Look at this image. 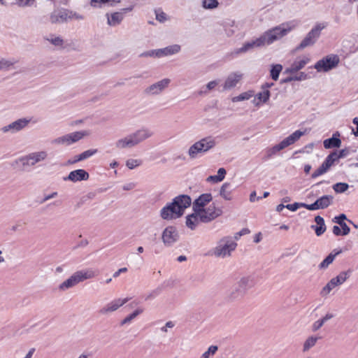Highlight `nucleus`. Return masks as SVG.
Masks as SVG:
<instances>
[{"instance_id": "nucleus-1", "label": "nucleus", "mask_w": 358, "mask_h": 358, "mask_svg": "<svg viewBox=\"0 0 358 358\" xmlns=\"http://www.w3.org/2000/svg\"><path fill=\"white\" fill-rule=\"evenodd\" d=\"M290 31L289 28H285L282 26L275 27L264 32L260 37L255 40L245 43L241 48L236 49L232 54L236 55L246 52L254 48H259L265 45H270L274 41L279 40L287 35Z\"/></svg>"}, {"instance_id": "nucleus-2", "label": "nucleus", "mask_w": 358, "mask_h": 358, "mask_svg": "<svg viewBox=\"0 0 358 358\" xmlns=\"http://www.w3.org/2000/svg\"><path fill=\"white\" fill-rule=\"evenodd\" d=\"M192 203L191 197L187 194L176 196L172 202L168 203L160 210V216L163 220H171L179 218L184 214L185 210Z\"/></svg>"}, {"instance_id": "nucleus-3", "label": "nucleus", "mask_w": 358, "mask_h": 358, "mask_svg": "<svg viewBox=\"0 0 358 358\" xmlns=\"http://www.w3.org/2000/svg\"><path fill=\"white\" fill-rule=\"evenodd\" d=\"M95 272L92 269L80 270L73 273L68 279L59 285L60 291H66L85 280L94 278Z\"/></svg>"}, {"instance_id": "nucleus-4", "label": "nucleus", "mask_w": 358, "mask_h": 358, "mask_svg": "<svg viewBox=\"0 0 358 358\" xmlns=\"http://www.w3.org/2000/svg\"><path fill=\"white\" fill-rule=\"evenodd\" d=\"M237 243L231 236H224L221 238L215 248L213 250V255L217 257L224 258L229 257L231 252L235 250Z\"/></svg>"}, {"instance_id": "nucleus-5", "label": "nucleus", "mask_w": 358, "mask_h": 358, "mask_svg": "<svg viewBox=\"0 0 358 358\" xmlns=\"http://www.w3.org/2000/svg\"><path fill=\"white\" fill-rule=\"evenodd\" d=\"M328 23L326 22L317 23L296 47V50H299L313 45L320 36L321 31L325 29Z\"/></svg>"}, {"instance_id": "nucleus-6", "label": "nucleus", "mask_w": 358, "mask_h": 358, "mask_svg": "<svg viewBox=\"0 0 358 358\" xmlns=\"http://www.w3.org/2000/svg\"><path fill=\"white\" fill-rule=\"evenodd\" d=\"M340 62V58L337 55H329L317 61L314 68L318 72H327L336 68Z\"/></svg>"}, {"instance_id": "nucleus-7", "label": "nucleus", "mask_w": 358, "mask_h": 358, "mask_svg": "<svg viewBox=\"0 0 358 358\" xmlns=\"http://www.w3.org/2000/svg\"><path fill=\"white\" fill-rule=\"evenodd\" d=\"M87 135L85 131H78L65 134L57 137L52 141V144L70 145L81 140L84 136Z\"/></svg>"}, {"instance_id": "nucleus-8", "label": "nucleus", "mask_w": 358, "mask_h": 358, "mask_svg": "<svg viewBox=\"0 0 358 358\" xmlns=\"http://www.w3.org/2000/svg\"><path fill=\"white\" fill-rule=\"evenodd\" d=\"M48 154L45 151L31 152L27 155L20 157L15 161V163H21L23 169L27 166H34L36 164L46 159Z\"/></svg>"}, {"instance_id": "nucleus-9", "label": "nucleus", "mask_w": 358, "mask_h": 358, "mask_svg": "<svg viewBox=\"0 0 358 358\" xmlns=\"http://www.w3.org/2000/svg\"><path fill=\"white\" fill-rule=\"evenodd\" d=\"M199 213L200 215V222L208 223L221 215L222 211L221 209L217 208L215 203H213L208 208H203L200 209Z\"/></svg>"}, {"instance_id": "nucleus-10", "label": "nucleus", "mask_w": 358, "mask_h": 358, "mask_svg": "<svg viewBox=\"0 0 358 358\" xmlns=\"http://www.w3.org/2000/svg\"><path fill=\"white\" fill-rule=\"evenodd\" d=\"M30 122L27 118L18 119L8 125L2 127L0 131L3 134H15L24 129Z\"/></svg>"}, {"instance_id": "nucleus-11", "label": "nucleus", "mask_w": 358, "mask_h": 358, "mask_svg": "<svg viewBox=\"0 0 358 358\" xmlns=\"http://www.w3.org/2000/svg\"><path fill=\"white\" fill-rule=\"evenodd\" d=\"M72 11L66 8L54 10L50 15V21L52 24H62L71 20Z\"/></svg>"}, {"instance_id": "nucleus-12", "label": "nucleus", "mask_w": 358, "mask_h": 358, "mask_svg": "<svg viewBox=\"0 0 358 358\" xmlns=\"http://www.w3.org/2000/svg\"><path fill=\"white\" fill-rule=\"evenodd\" d=\"M153 134V131L147 127H141L134 132L129 134L135 146L150 138Z\"/></svg>"}, {"instance_id": "nucleus-13", "label": "nucleus", "mask_w": 358, "mask_h": 358, "mask_svg": "<svg viewBox=\"0 0 358 358\" xmlns=\"http://www.w3.org/2000/svg\"><path fill=\"white\" fill-rule=\"evenodd\" d=\"M178 233L176 227L173 226L167 227L162 232V241L167 247L172 246L178 240Z\"/></svg>"}, {"instance_id": "nucleus-14", "label": "nucleus", "mask_w": 358, "mask_h": 358, "mask_svg": "<svg viewBox=\"0 0 358 358\" xmlns=\"http://www.w3.org/2000/svg\"><path fill=\"white\" fill-rule=\"evenodd\" d=\"M333 201V196L324 195L318 198L314 203L311 204H307L306 209L309 210L325 209L332 204Z\"/></svg>"}, {"instance_id": "nucleus-15", "label": "nucleus", "mask_w": 358, "mask_h": 358, "mask_svg": "<svg viewBox=\"0 0 358 358\" xmlns=\"http://www.w3.org/2000/svg\"><path fill=\"white\" fill-rule=\"evenodd\" d=\"M129 300V298L116 299L110 303H108L99 310V313L102 315H107L117 310Z\"/></svg>"}, {"instance_id": "nucleus-16", "label": "nucleus", "mask_w": 358, "mask_h": 358, "mask_svg": "<svg viewBox=\"0 0 358 358\" xmlns=\"http://www.w3.org/2000/svg\"><path fill=\"white\" fill-rule=\"evenodd\" d=\"M171 83L169 78L162 79L148 87L144 90V93L148 95H157L162 92Z\"/></svg>"}, {"instance_id": "nucleus-17", "label": "nucleus", "mask_w": 358, "mask_h": 358, "mask_svg": "<svg viewBox=\"0 0 358 358\" xmlns=\"http://www.w3.org/2000/svg\"><path fill=\"white\" fill-rule=\"evenodd\" d=\"M89 173L84 169H77L69 173L68 176L64 178V180H70L76 182L89 179Z\"/></svg>"}, {"instance_id": "nucleus-18", "label": "nucleus", "mask_w": 358, "mask_h": 358, "mask_svg": "<svg viewBox=\"0 0 358 358\" xmlns=\"http://www.w3.org/2000/svg\"><path fill=\"white\" fill-rule=\"evenodd\" d=\"M334 162H336L334 159L332 157L331 155L329 154L321 166L312 173V178H316L317 177L325 173Z\"/></svg>"}, {"instance_id": "nucleus-19", "label": "nucleus", "mask_w": 358, "mask_h": 358, "mask_svg": "<svg viewBox=\"0 0 358 358\" xmlns=\"http://www.w3.org/2000/svg\"><path fill=\"white\" fill-rule=\"evenodd\" d=\"M257 282V277L255 274L243 276L239 280L238 285L245 293V292L253 287Z\"/></svg>"}, {"instance_id": "nucleus-20", "label": "nucleus", "mask_w": 358, "mask_h": 358, "mask_svg": "<svg viewBox=\"0 0 358 358\" xmlns=\"http://www.w3.org/2000/svg\"><path fill=\"white\" fill-rule=\"evenodd\" d=\"M213 199V196L210 193L201 194L192 203V209L197 210L205 208V206L210 203Z\"/></svg>"}, {"instance_id": "nucleus-21", "label": "nucleus", "mask_w": 358, "mask_h": 358, "mask_svg": "<svg viewBox=\"0 0 358 358\" xmlns=\"http://www.w3.org/2000/svg\"><path fill=\"white\" fill-rule=\"evenodd\" d=\"M243 75L240 73H232L228 76L223 85V91L231 90L234 87L242 78Z\"/></svg>"}, {"instance_id": "nucleus-22", "label": "nucleus", "mask_w": 358, "mask_h": 358, "mask_svg": "<svg viewBox=\"0 0 358 358\" xmlns=\"http://www.w3.org/2000/svg\"><path fill=\"white\" fill-rule=\"evenodd\" d=\"M340 133L336 131L333 134L332 137L325 139L323 142L324 148L331 149L334 148H340L341 145V141L339 138Z\"/></svg>"}, {"instance_id": "nucleus-23", "label": "nucleus", "mask_w": 358, "mask_h": 358, "mask_svg": "<svg viewBox=\"0 0 358 358\" xmlns=\"http://www.w3.org/2000/svg\"><path fill=\"white\" fill-rule=\"evenodd\" d=\"M196 142L198 144H199L201 150H202L203 153L207 152L208 150L213 148L216 145L215 139L212 136L203 138Z\"/></svg>"}, {"instance_id": "nucleus-24", "label": "nucleus", "mask_w": 358, "mask_h": 358, "mask_svg": "<svg viewBox=\"0 0 358 358\" xmlns=\"http://www.w3.org/2000/svg\"><path fill=\"white\" fill-rule=\"evenodd\" d=\"M180 45L174 44L164 48L157 49L158 58L176 54L180 51Z\"/></svg>"}, {"instance_id": "nucleus-25", "label": "nucleus", "mask_w": 358, "mask_h": 358, "mask_svg": "<svg viewBox=\"0 0 358 358\" xmlns=\"http://www.w3.org/2000/svg\"><path fill=\"white\" fill-rule=\"evenodd\" d=\"M305 131H302L300 130H296L289 136L285 138L281 141L282 145H283L284 148L294 144L302 136H303Z\"/></svg>"}, {"instance_id": "nucleus-26", "label": "nucleus", "mask_w": 358, "mask_h": 358, "mask_svg": "<svg viewBox=\"0 0 358 358\" xmlns=\"http://www.w3.org/2000/svg\"><path fill=\"white\" fill-rule=\"evenodd\" d=\"M194 213L186 217V225L192 230H194L200 222V215L197 210H193Z\"/></svg>"}, {"instance_id": "nucleus-27", "label": "nucleus", "mask_w": 358, "mask_h": 358, "mask_svg": "<svg viewBox=\"0 0 358 358\" xmlns=\"http://www.w3.org/2000/svg\"><path fill=\"white\" fill-rule=\"evenodd\" d=\"M115 148L120 150L132 148L135 145L130 135H127L122 138L118 139L115 143Z\"/></svg>"}, {"instance_id": "nucleus-28", "label": "nucleus", "mask_w": 358, "mask_h": 358, "mask_svg": "<svg viewBox=\"0 0 358 358\" xmlns=\"http://www.w3.org/2000/svg\"><path fill=\"white\" fill-rule=\"evenodd\" d=\"M315 222L317 224V225H312L311 228L315 230L316 235L317 236H320L322 235L327 229L324 223V220L322 217L317 215L315 217Z\"/></svg>"}, {"instance_id": "nucleus-29", "label": "nucleus", "mask_w": 358, "mask_h": 358, "mask_svg": "<svg viewBox=\"0 0 358 358\" xmlns=\"http://www.w3.org/2000/svg\"><path fill=\"white\" fill-rule=\"evenodd\" d=\"M124 18L123 12H115L112 13L110 15L107 14L108 24L110 26H117L120 24Z\"/></svg>"}, {"instance_id": "nucleus-30", "label": "nucleus", "mask_w": 358, "mask_h": 358, "mask_svg": "<svg viewBox=\"0 0 358 358\" xmlns=\"http://www.w3.org/2000/svg\"><path fill=\"white\" fill-rule=\"evenodd\" d=\"M309 62L308 58L303 59L299 61H294L289 69L286 70L289 73H295L302 69L305 65Z\"/></svg>"}, {"instance_id": "nucleus-31", "label": "nucleus", "mask_w": 358, "mask_h": 358, "mask_svg": "<svg viewBox=\"0 0 358 358\" xmlns=\"http://www.w3.org/2000/svg\"><path fill=\"white\" fill-rule=\"evenodd\" d=\"M231 184L229 182H224L220 190V195L225 200L230 201L231 199Z\"/></svg>"}, {"instance_id": "nucleus-32", "label": "nucleus", "mask_w": 358, "mask_h": 358, "mask_svg": "<svg viewBox=\"0 0 358 358\" xmlns=\"http://www.w3.org/2000/svg\"><path fill=\"white\" fill-rule=\"evenodd\" d=\"M244 294L245 292L237 285L227 294V299L229 301H234L241 297Z\"/></svg>"}, {"instance_id": "nucleus-33", "label": "nucleus", "mask_w": 358, "mask_h": 358, "mask_svg": "<svg viewBox=\"0 0 358 358\" xmlns=\"http://www.w3.org/2000/svg\"><path fill=\"white\" fill-rule=\"evenodd\" d=\"M203 153V152L201 150V147L197 142L192 145L188 150V155L191 159H195L197 157L198 155Z\"/></svg>"}, {"instance_id": "nucleus-34", "label": "nucleus", "mask_w": 358, "mask_h": 358, "mask_svg": "<svg viewBox=\"0 0 358 358\" xmlns=\"http://www.w3.org/2000/svg\"><path fill=\"white\" fill-rule=\"evenodd\" d=\"M341 252V250L337 252L336 254L330 253L319 265L320 269H324L333 262L336 256Z\"/></svg>"}, {"instance_id": "nucleus-35", "label": "nucleus", "mask_w": 358, "mask_h": 358, "mask_svg": "<svg viewBox=\"0 0 358 358\" xmlns=\"http://www.w3.org/2000/svg\"><path fill=\"white\" fill-rule=\"evenodd\" d=\"M321 337L310 336L308 337L303 343V351L306 352L313 348L317 343L318 339Z\"/></svg>"}, {"instance_id": "nucleus-36", "label": "nucleus", "mask_w": 358, "mask_h": 358, "mask_svg": "<svg viewBox=\"0 0 358 358\" xmlns=\"http://www.w3.org/2000/svg\"><path fill=\"white\" fill-rule=\"evenodd\" d=\"M283 149H285V148H284L283 145H282L281 142L280 143L274 145L273 147L268 148L266 152V157H265L266 159H267L271 158L272 156L275 155L278 152H279Z\"/></svg>"}, {"instance_id": "nucleus-37", "label": "nucleus", "mask_w": 358, "mask_h": 358, "mask_svg": "<svg viewBox=\"0 0 358 358\" xmlns=\"http://www.w3.org/2000/svg\"><path fill=\"white\" fill-rule=\"evenodd\" d=\"M282 70V66L281 64H273L270 71L271 78L273 80H277Z\"/></svg>"}, {"instance_id": "nucleus-38", "label": "nucleus", "mask_w": 358, "mask_h": 358, "mask_svg": "<svg viewBox=\"0 0 358 358\" xmlns=\"http://www.w3.org/2000/svg\"><path fill=\"white\" fill-rule=\"evenodd\" d=\"M352 271L348 270L346 271L341 272L336 277L334 278L336 282L340 285H342L350 277Z\"/></svg>"}, {"instance_id": "nucleus-39", "label": "nucleus", "mask_w": 358, "mask_h": 358, "mask_svg": "<svg viewBox=\"0 0 358 358\" xmlns=\"http://www.w3.org/2000/svg\"><path fill=\"white\" fill-rule=\"evenodd\" d=\"M143 311V310L141 309V308L136 309L132 313H131L129 315H127L123 320H122V322H120V324L122 326V325H124L126 324H128V323L131 322V321L132 320H134L138 315L142 313Z\"/></svg>"}, {"instance_id": "nucleus-40", "label": "nucleus", "mask_w": 358, "mask_h": 358, "mask_svg": "<svg viewBox=\"0 0 358 358\" xmlns=\"http://www.w3.org/2000/svg\"><path fill=\"white\" fill-rule=\"evenodd\" d=\"M330 154L334 159L335 162H337L339 159L345 157L349 154V150L348 148H344L339 150L338 152L335 150Z\"/></svg>"}, {"instance_id": "nucleus-41", "label": "nucleus", "mask_w": 358, "mask_h": 358, "mask_svg": "<svg viewBox=\"0 0 358 358\" xmlns=\"http://www.w3.org/2000/svg\"><path fill=\"white\" fill-rule=\"evenodd\" d=\"M16 63L15 60H8L5 58L0 59V71L8 70L10 66Z\"/></svg>"}, {"instance_id": "nucleus-42", "label": "nucleus", "mask_w": 358, "mask_h": 358, "mask_svg": "<svg viewBox=\"0 0 358 358\" xmlns=\"http://www.w3.org/2000/svg\"><path fill=\"white\" fill-rule=\"evenodd\" d=\"M348 188L349 185L345 182H337L333 185V189L339 194L345 192Z\"/></svg>"}, {"instance_id": "nucleus-43", "label": "nucleus", "mask_w": 358, "mask_h": 358, "mask_svg": "<svg viewBox=\"0 0 358 358\" xmlns=\"http://www.w3.org/2000/svg\"><path fill=\"white\" fill-rule=\"evenodd\" d=\"M162 288L161 287H157L156 289L152 290L150 292L145 295L144 299L145 301H150L155 299L162 292Z\"/></svg>"}, {"instance_id": "nucleus-44", "label": "nucleus", "mask_w": 358, "mask_h": 358, "mask_svg": "<svg viewBox=\"0 0 358 358\" xmlns=\"http://www.w3.org/2000/svg\"><path fill=\"white\" fill-rule=\"evenodd\" d=\"M219 5L217 0H203L202 6L206 9H214Z\"/></svg>"}, {"instance_id": "nucleus-45", "label": "nucleus", "mask_w": 358, "mask_h": 358, "mask_svg": "<svg viewBox=\"0 0 358 358\" xmlns=\"http://www.w3.org/2000/svg\"><path fill=\"white\" fill-rule=\"evenodd\" d=\"M218 350L217 345H210L208 349L202 354L201 358H210L213 357Z\"/></svg>"}, {"instance_id": "nucleus-46", "label": "nucleus", "mask_w": 358, "mask_h": 358, "mask_svg": "<svg viewBox=\"0 0 358 358\" xmlns=\"http://www.w3.org/2000/svg\"><path fill=\"white\" fill-rule=\"evenodd\" d=\"M45 40L49 41L51 44L55 46L60 47L64 44V40L60 36H55L51 38H45Z\"/></svg>"}, {"instance_id": "nucleus-47", "label": "nucleus", "mask_w": 358, "mask_h": 358, "mask_svg": "<svg viewBox=\"0 0 358 358\" xmlns=\"http://www.w3.org/2000/svg\"><path fill=\"white\" fill-rule=\"evenodd\" d=\"M257 98L259 99L262 102L266 103L270 97V92L268 90H263V92H259L256 95Z\"/></svg>"}, {"instance_id": "nucleus-48", "label": "nucleus", "mask_w": 358, "mask_h": 358, "mask_svg": "<svg viewBox=\"0 0 358 358\" xmlns=\"http://www.w3.org/2000/svg\"><path fill=\"white\" fill-rule=\"evenodd\" d=\"M141 164L142 161L141 159H129L126 162V166L129 169H134V168L140 166Z\"/></svg>"}, {"instance_id": "nucleus-49", "label": "nucleus", "mask_w": 358, "mask_h": 358, "mask_svg": "<svg viewBox=\"0 0 358 358\" xmlns=\"http://www.w3.org/2000/svg\"><path fill=\"white\" fill-rule=\"evenodd\" d=\"M307 203L295 202L285 206L286 208L291 211H296L299 208L303 207L306 209Z\"/></svg>"}, {"instance_id": "nucleus-50", "label": "nucleus", "mask_w": 358, "mask_h": 358, "mask_svg": "<svg viewBox=\"0 0 358 358\" xmlns=\"http://www.w3.org/2000/svg\"><path fill=\"white\" fill-rule=\"evenodd\" d=\"M98 152L97 149H91L87 150L83 152H82L80 155V159H82V160H85L86 159L90 158V157L93 156Z\"/></svg>"}, {"instance_id": "nucleus-51", "label": "nucleus", "mask_w": 358, "mask_h": 358, "mask_svg": "<svg viewBox=\"0 0 358 358\" xmlns=\"http://www.w3.org/2000/svg\"><path fill=\"white\" fill-rule=\"evenodd\" d=\"M35 2V0H16V3L20 7L32 6Z\"/></svg>"}, {"instance_id": "nucleus-52", "label": "nucleus", "mask_w": 358, "mask_h": 358, "mask_svg": "<svg viewBox=\"0 0 358 358\" xmlns=\"http://www.w3.org/2000/svg\"><path fill=\"white\" fill-rule=\"evenodd\" d=\"M120 0H91L90 4L92 6L96 7L98 3H112L114 2H120Z\"/></svg>"}, {"instance_id": "nucleus-53", "label": "nucleus", "mask_w": 358, "mask_h": 358, "mask_svg": "<svg viewBox=\"0 0 358 358\" xmlns=\"http://www.w3.org/2000/svg\"><path fill=\"white\" fill-rule=\"evenodd\" d=\"M345 220H348L346 215L345 214L342 213V214H340L338 216H336L332 220V221L338 224V225H341V224L345 223Z\"/></svg>"}, {"instance_id": "nucleus-54", "label": "nucleus", "mask_w": 358, "mask_h": 358, "mask_svg": "<svg viewBox=\"0 0 358 358\" xmlns=\"http://www.w3.org/2000/svg\"><path fill=\"white\" fill-rule=\"evenodd\" d=\"M140 57H154L158 58L157 50H152L144 52L140 55Z\"/></svg>"}, {"instance_id": "nucleus-55", "label": "nucleus", "mask_w": 358, "mask_h": 358, "mask_svg": "<svg viewBox=\"0 0 358 358\" xmlns=\"http://www.w3.org/2000/svg\"><path fill=\"white\" fill-rule=\"evenodd\" d=\"M324 320H322V319L315 321L312 325V331H317L324 325Z\"/></svg>"}, {"instance_id": "nucleus-56", "label": "nucleus", "mask_w": 358, "mask_h": 358, "mask_svg": "<svg viewBox=\"0 0 358 358\" xmlns=\"http://www.w3.org/2000/svg\"><path fill=\"white\" fill-rule=\"evenodd\" d=\"M155 14H156V19L158 21L163 22L166 20V15L164 12L160 11V10H155Z\"/></svg>"}, {"instance_id": "nucleus-57", "label": "nucleus", "mask_w": 358, "mask_h": 358, "mask_svg": "<svg viewBox=\"0 0 358 358\" xmlns=\"http://www.w3.org/2000/svg\"><path fill=\"white\" fill-rule=\"evenodd\" d=\"M227 173L226 170L224 168H220L217 171V177L219 178V180L221 182L224 179L225 175Z\"/></svg>"}, {"instance_id": "nucleus-58", "label": "nucleus", "mask_w": 358, "mask_h": 358, "mask_svg": "<svg viewBox=\"0 0 358 358\" xmlns=\"http://www.w3.org/2000/svg\"><path fill=\"white\" fill-rule=\"evenodd\" d=\"M341 227V228L342 229L341 230V233H342V236H346L348 235L350 231V227L347 225V224L345 222V223H343L341 224V225H339Z\"/></svg>"}, {"instance_id": "nucleus-59", "label": "nucleus", "mask_w": 358, "mask_h": 358, "mask_svg": "<svg viewBox=\"0 0 358 358\" xmlns=\"http://www.w3.org/2000/svg\"><path fill=\"white\" fill-rule=\"evenodd\" d=\"M332 290V289L327 284L321 290L320 295L322 296H327L330 292Z\"/></svg>"}, {"instance_id": "nucleus-60", "label": "nucleus", "mask_w": 358, "mask_h": 358, "mask_svg": "<svg viewBox=\"0 0 358 358\" xmlns=\"http://www.w3.org/2000/svg\"><path fill=\"white\" fill-rule=\"evenodd\" d=\"M332 290V289L327 284L321 290L320 295L322 296H327L330 292Z\"/></svg>"}, {"instance_id": "nucleus-61", "label": "nucleus", "mask_w": 358, "mask_h": 358, "mask_svg": "<svg viewBox=\"0 0 358 358\" xmlns=\"http://www.w3.org/2000/svg\"><path fill=\"white\" fill-rule=\"evenodd\" d=\"M250 96L248 93H243L239 96L234 97L233 99V101L247 100L249 99Z\"/></svg>"}, {"instance_id": "nucleus-62", "label": "nucleus", "mask_w": 358, "mask_h": 358, "mask_svg": "<svg viewBox=\"0 0 358 358\" xmlns=\"http://www.w3.org/2000/svg\"><path fill=\"white\" fill-rule=\"evenodd\" d=\"M57 196V192H52V194H48V195H45L44 196V198L40 201V203H45V201L51 199H53L55 197H56Z\"/></svg>"}, {"instance_id": "nucleus-63", "label": "nucleus", "mask_w": 358, "mask_h": 358, "mask_svg": "<svg viewBox=\"0 0 358 358\" xmlns=\"http://www.w3.org/2000/svg\"><path fill=\"white\" fill-rule=\"evenodd\" d=\"M294 80H305L308 78V75L304 72H301L298 75L293 76Z\"/></svg>"}, {"instance_id": "nucleus-64", "label": "nucleus", "mask_w": 358, "mask_h": 358, "mask_svg": "<svg viewBox=\"0 0 358 358\" xmlns=\"http://www.w3.org/2000/svg\"><path fill=\"white\" fill-rule=\"evenodd\" d=\"M352 122L354 124H355L357 126L356 127V130L355 131L354 129L352 128V133L355 136H358V117H355L353 120H352Z\"/></svg>"}]
</instances>
